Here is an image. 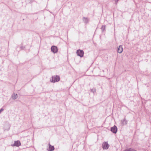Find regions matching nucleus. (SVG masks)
I'll return each mask as SVG.
<instances>
[{"label": "nucleus", "mask_w": 151, "mask_h": 151, "mask_svg": "<svg viewBox=\"0 0 151 151\" xmlns=\"http://www.w3.org/2000/svg\"><path fill=\"white\" fill-rule=\"evenodd\" d=\"M60 80V77L58 76H53L52 78L51 82L54 83L55 82H58Z\"/></svg>", "instance_id": "obj_1"}, {"label": "nucleus", "mask_w": 151, "mask_h": 151, "mask_svg": "<svg viewBox=\"0 0 151 151\" xmlns=\"http://www.w3.org/2000/svg\"><path fill=\"white\" fill-rule=\"evenodd\" d=\"M76 53L78 55L80 56L81 57L83 56L84 52L82 50H79L77 51Z\"/></svg>", "instance_id": "obj_2"}, {"label": "nucleus", "mask_w": 151, "mask_h": 151, "mask_svg": "<svg viewBox=\"0 0 151 151\" xmlns=\"http://www.w3.org/2000/svg\"><path fill=\"white\" fill-rule=\"evenodd\" d=\"M51 50L54 53H56L58 51V49L57 47L53 46L51 47Z\"/></svg>", "instance_id": "obj_3"}, {"label": "nucleus", "mask_w": 151, "mask_h": 151, "mask_svg": "<svg viewBox=\"0 0 151 151\" xmlns=\"http://www.w3.org/2000/svg\"><path fill=\"white\" fill-rule=\"evenodd\" d=\"M103 148L104 149H107L109 147V145L106 142H104L103 143L102 145Z\"/></svg>", "instance_id": "obj_4"}, {"label": "nucleus", "mask_w": 151, "mask_h": 151, "mask_svg": "<svg viewBox=\"0 0 151 151\" xmlns=\"http://www.w3.org/2000/svg\"><path fill=\"white\" fill-rule=\"evenodd\" d=\"M111 131L113 132L116 133L117 131V128L116 127L114 126V127H112L111 128Z\"/></svg>", "instance_id": "obj_5"}, {"label": "nucleus", "mask_w": 151, "mask_h": 151, "mask_svg": "<svg viewBox=\"0 0 151 151\" xmlns=\"http://www.w3.org/2000/svg\"><path fill=\"white\" fill-rule=\"evenodd\" d=\"M21 145V144L20 142L19 141H17L14 142V146L19 147Z\"/></svg>", "instance_id": "obj_6"}, {"label": "nucleus", "mask_w": 151, "mask_h": 151, "mask_svg": "<svg viewBox=\"0 0 151 151\" xmlns=\"http://www.w3.org/2000/svg\"><path fill=\"white\" fill-rule=\"evenodd\" d=\"M123 50V48L122 45L119 46L118 48V52L119 53H121L122 52Z\"/></svg>", "instance_id": "obj_7"}, {"label": "nucleus", "mask_w": 151, "mask_h": 151, "mask_svg": "<svg viewBox=\"0 0 151 151\" xmlns=\"http://www.w3.org/2000/svg\"><path fill=\"white\" fill-rule=\"evenodd\" d=\"M54 148L53 146H51L50 145H49V150L50 151H52L54 150Z\"/></svg>", "instance_id": "obj_8"}, {"label": "nucleus", "mask_w": 151, "mask_h": 151, "mask_svg": "<svg viewBox=\"0 0 151 151\" xmlns=\"http://www.w3.org/2000/svg\"><path fill=\"white\" fill-rule=\"evenodd\" d=\"M124 151H137L135 149L132 148H129L125 150Z\"/></svg>", "instance_id": "obj_9"}, {"label": "nucleus", "mask_w": 151, "mask_h": 151, "mask_svg": "<svg viewBox=\"0 0 151 151\" xmlns=\"http://www.w3.org/2000/svg\"><path fill=\"white\" fill-rule=\"evenodd\" d=\"M12 98L14 99H16L17 97V94H14L12 96Z\"/></svg>", "instance_id": "obj_10"}, {"label": "nucleus", "mask_w": 151, "mask_h": 151, "mask_svg": "<svg viewBox=\"0 0 151 151\" xmlns=\"http://www.w3.org/2000/svg\"><path fill=\"white\" fill-rule=\"evenodd\" d=\"M3 110H4V109H1L0 111V112H1V111H3Z\"/></svg>", "instance_id": "obj_11"}]
</instances>
